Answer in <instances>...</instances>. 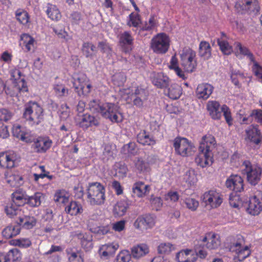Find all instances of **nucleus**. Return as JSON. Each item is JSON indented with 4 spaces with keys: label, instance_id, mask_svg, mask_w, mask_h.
Masks as SVG:
<instances>
[{
    "label": "nucleus",
    "instance_id": "obj_1",
    "mask_svg": "<svg viewBox=\"0 0 262 262\" xmlns=\"http://www.w3.org/2000/svg\"><path fill=\"white\" fill-rule=\"evenodd\" d=\"M215 143V138L211 135L203 137L199 147V155L195 159L196 163L205 167L213 163L212 150Z\"/></svg>",
    "mask_w": 262,
    "mask_h": 262
},
{
    "label": "nucleus",
    "instance_id": "obj_2",
    "mask_svg": "<svg viewBox=\"0 0 262 262\" xmlns=\"http://www.w3.org/2000/svg\"><path fill=\"white\" fill-rule=\"evenodd\" d=\"M43 110L36 102L30 101L25 105L23 117L33 125H38L43 120Z\"/></svg>",
    "mask_w": 262,
    "mask_h": 262
},
{
    "label": "nucleus",
    "instance_id": "obj_3",
    "mask_svg": "<svg viewBox=\"0 0 262 262\" xmlns=\"http://www.w3.org/2000/svg\"><path fill=\"white\" fill-rule=\"evenodd\" d=\"M207 110L209 115L214 120H219L222 117V113L226 122L229 125L232 124V118L228 106L224 104L221 107L216 101H209L207 103Z\"/></svg>",
    "mask_w": 262,
    "mask_h": 262
},
{
    "label": "nucleus",
    "instance_id": "obj_4",
    "mask_svg": "<svg viewBox=\"0 0 262 262\" xmlns=\"http://www.w3.org/2000/svg\"><path fill=\"white\" fill-rule=\"evenodd\" d=\"M72 80L73 88L79 96H86L91 92L92 86L85 73H74Z\"/></svg>",
    "mask_w": 262,
    "mask_h": 262
},
{
    "label": "nucleus",
    "instance_id": "obj_5",
    "mask_svg": "<svg viewBox=\"0 0 262 262\" xmlns=\"http://www.w3.org/2000/svg\"><path fill=\"white\" fill-rule=\"evenodd\" d=\"M88 201L92 205H100L104 203L105 188L98 182L89 184L87 189Z\"/></svg>",
    "mask_w": 262,
    "mask_h": 262
},
{
    "label": "nucleus",
    "instance_id": "obj_6",
    "mask_svg": "<svg viewBox=\"0 0 262 262\" xmlns=\"http://www.w3.org/2000/svg\"><path fill=\"white\" fill-rule=\"evenodd\" d=\"M242 166V173L247 176V181L252 185H256L261 179L262 168L258 164H252L248 160L244 161Z\"/></svg>",
    "mask_w": 262,
    "mask_h": 262
},
{
    "label": "nucleus",
    "instance_id": "obj_7",
    "mask_svg": "<svg viewBox=\"0 0 262 262\" xmlns=\"http://www.w3.org/2000/svg\"><path fill=\"white\" fill-rule=\"evenodd\" d=\"M180 57L181 65L185 72L192 73L195 71L197 61L194 51L190 48H185L182 50Z\"/></svg>",
    "mask_w": 262,
    "mask_h": 262
},
{
    "label": "nucleus",
    "instance_id": "obj_8",
    "mask_svg": "<svg viewBox=\"0 0 262 262\" xmlns=\"http://www.w3.org/2000/svg\"><path fill=\"white\" fill-rule=\"evenodd\" d=\"M173 146L176 153L182 157L191 155L195 149L193 144L185 138H176Z\"/></svg>",
    "mask_w": 262,
    "mask_h": 262
},
{
    "label": "nucleus",
    "instance_id": "obj_9",
    "mask_svg": "<svg viewBox=\"0 0 262 262\" xmlns=\"http://www.w3.org/2000/svg\"><path fill=\"white\" fill-rule=\"evenodd\" d=\"M170 39L165 33L158 34L151 40L150 47L155 53L164 54L166 53L170 46Z\"/></svg>",
    "mask_w": 262,
    "mask_h": 262
},
{
    "label": "nucleus",
    "instance_id": "obj_10",
    "mask_svg": "<svg viewBox=\"0 0 262 262\" xmlns=\"http://www.w3.org/2000/svg\"><path fill=\"white\" fill-rule=\"evenodd\" d=\"M101 115L106 119H109L113 123L121 122L123 120V116L120 112L119 107L114 103H106L102 106Z\"/></svg>",
    "mask_w": 262,
    "mask_h": 262
},
{
    "label": "nucleus",
    "instance_id": "obj_11",
    "mask_svg": "<svg viewBox=\"0 0 262 262\" xmlns=\"http://www.w3.org/2000/svg\"><path fill=\"white\" fill-rule=\"evenodd\" d=\"M235 8L242 13L257 15L260 10L258 0H241L235 4Z\"/></svg>",
    "mask_w": 262,
    "mask_h": 262
},
{
    "label": "nucleus",
    "instance_id": "obj_12",
    "mask_svg": "<svg viewBox=\"0 0 262 262\" xmlns=\"http://www.w3.org/2000/svg\"><path fill=\"white\" fill-rule=\"evenodd\" d=\"M148 96V91L141 86L133 88L130 95V100L133 101L134 105L137 107H141L143 103L147 99Z\"/></svg>",
    "mask_w": 262,
    "mask_h": 262
},
{
    "label": "nucleus",
    "instance_id": "obj_13",
    "mask_svg": "<svg viewBox=\"0 0 262 262\" xmlns=\"http://www.w3.org/2000/svg\"><path fill=\"white\" fill-rule=\"evenodd\" d=\"M225 186L230 190L236 193L241 192L244 190V180L238 174H231L226 180Z\"/></svg>",
    "mask_w": 262,
    "mask_h": 262
},
{
    "label": "nucleus",
    "instance_id": "obj_14",
    "mask_svg": "<svg viewBox=\"0 0 262 262\" xmlns=\"http://www.w3.org/2000/svg\"><path fill=\"white\" fill-rule=\"evenodd\" d=\"M155 225V217L150 214L138 217L134 223L135 228L139 230L151 229Z\"/></svg>",
    "mask_w": 262,
    "mask_h": 262
},
{
    "label": "nucleus",
    "instance_id": "obj_15",
    "mask_svg": "<svg viewBox=\"0 0 262 262\" xmlns=\"http://www.w3.org/2000/svg\"><path fill=\"white\" fill-rule=\"evenodd\" d=\"M202 200L206 206H209L212 208H217L222 203L221 195L214 190L206 192L203 194Z\"/></svg>",
    "mask_w": 262,
    "mask_h": 262
},
{
    "label": "nucleus",
    "instance_id": "obj_16",
    "mask_svg": "<svg viewBox=\"0 0 262 262\" xmlns=\"http://www.w3.org/2000/svg\"><path fill=\"white\" fill-rule=\"evenodd\" d=\"M18 160L16 153L11 152H0V167L10 169L14 167Z\"/></svg>",
    "mask_w": 262,
    "mask_h": 262
},
{
    "label": "nucleus",
    "instance_id": "obj_17",
    "mask_svg": "<svg viewBox=\"0 0 262 262\" xmlns=\"http://www.w3.org/2000/svg\"><path fill=\"white\" fill-rule=\"evenodd\" d=\"M77 124L83 129H86L92 126H98L99 121L94 116L85 114L81 116H78V118H77Z\"/></svg>",
    "mask_w": 262,
    "mask_h": 262
},
{
    "label": "nucleus",
    "instance_id": "obj_18",
    "mask_svg": "<svg viewBox=\"0 0 262 262\" xmlns=\"http://www.w3.org/2000/svg\"><path fill=\"white\" fill-rule=\"evenodd\" d=\"M52 143V141L48 138L38 137L32 144L31 148L35 152L45 153L51 147Z\"/></svg>",
    "mask_w": 262,
    "mask_h": 262
},
{
    "label": "nucleus",
    "instance_id": "obj_19",
    "mask_svg": "<svg viewBox=\"0 0 262 262\" xmlns=\"http://www.w3.org/2000/svg\"><path fill=\"white\" fill-rule=\"evenodd\" d=\"M246 138L256 145L262 141V134L257 125H251L246 130Z\"/></svg>",
    "mask_w": 262,
    "mask_h": 262
},
{
    "label": "nucleus",
    "instance_id": "obj_20",
    "mask_svg": "<svg viewBox=\"0 0 262 262\" xmlns=\"http://www.w3.org/2000/svg\"><path fill=\"white\" fill-rule=\"evenodd\" d=\"M246 210L248 213L252 215L259 214L262 210L261 202L258 197L257 193L250 199Z\"/></svg>",
    "mask_w": 262,
    "mask_h": 262
},
{
    "label": "nucleus",
    "instance_id": "obj_21",
    "mask_svg": "<svg viewBox=\"0 0 262 262\" xmlns=\"http://www.w3.org/2000/svg\"><path fill=\"white\" fill-rule=\"evenodd\" d=\"M213 91V87L208 83H201L198 85L195 94L199 99H207Z\"/></svg>",
    "mask_w": 262,
    "mask_h": 262
},
{
    "label": "nucleus",
    "instance_id": "obj_22",
    "mask_svg": "<svg viewBox=\"0 0 262 262\" xmlns=\"http://www.w3.org/2000/svg\"><path fill=\"white\" fill-rule=\"evenodd\" d=\"M130 205L127 199H123L118 201L113 207V214L115 216L121 217L125 214Z\"/></svg>",
    "mask_w": 262,
    "mask_h": 262
},
{
    "label": "nucleus",
    "instance_id": "obj_23",
    "mask_svg": "<svg viewBox=\"0 0 262 262\" xmlns=\"http://www.w3.org/2000/svg\"><path fill=\"white\" fill-rule=\"evenodd\" d=\"M201 240L209 250L217 249L220 245V241L214 233H207Z\"/></svg>",
    "mask_w": 262,
    "mask_h": 262
},
{
    "label": "nucleus",
    "instance_id": "obj_24",
    "mask_svg": "<svg viewBox=\"0 0 262 262\" xmlns=\"http://www.w3.org/2000/svg\"><path fill=\"white\" fill-rule=\"evenodd\" d=\"M17 224L24 229H31L36 226L37 219L32 215H24L19 217Z\"/></svg>",
    "mask_w": 262,
    "mask_h": 262
},
{
    "label": "nucleus",
    "instance_id": "obj_25",
    "mask_svg": "<svg viewBox=\"0 0 262 262\" xmlns=\"http://www.w3.org/2000/svg\"><path fill=\"white\" fill-rule=\"evenodd\" d=\"M134 39L128 32H124L121 34L120 43L125 53H128L132 50Z\"/></svg>",
    "mask_w": 262,
    "mask_h": 262
},
{
    "label": "nucleus",
    "instance_id": "obj_26",
    "mask_svg": "<svg viewBox=\"0 0 262 262\" xmlns=\"http://www.w3.org/2000/svg\"><path fill=\"white\" fill-rule=\"evenodd\" d=\"M227 241H229L227 243V247L229 251L239 254V251L243 247V239L242 237L239 236V235L236 237H230L227 239Z\"/></svg>",
    "mask_w": 262,
    "mask_h": 262
},
{
    "label": "nucleus",
    "instance_id": "obj_27",
    "mask_svg": "<svg viewBox=\"0 0 262 262\" xmlns=\"http://www.w3.org/2000/svg\"><path fill=\"white\" fill-rule=\"evenodd\" d=\"M169 78L163 73H158L154 74L152 77V83L158 88H166L168 86Z\"/></svg>",
    "mask_w": 262,
    "mask_h": 262
},
{
    "label": "nucleus",
    "instance_id": "obj_28",
    "mask_svg": "<svg viewBox=\"0 0 262 262\" xmlns=\"http://www.w3.org/2000/svg\"><path fill=\"white\" fill-rule=\"evenodd\" d=\"M20 229L21 227L18 224L16 225L10 224L3 230L2 232V236L6 239L11 238L19 234Z\"/></svg>",
    "mask_w": 262,
    "mask_h": 262
},
{
    "label": "nucleus",
    "instance_id": "obj_29",
    "mask_svg": "<svg viewBox=\"0 0 262 262\" xmlns=\"http://www.w3.org/2000/svg\"><path fill=\"white\" fill-rule=\"evenodd\" d=\"M28 195L22 189H19L12 194V200L17 206H22L27 203Z\"/></svg>",
    "mask_w": 262,
    "mask_h": 262
},
{
    "label": "nucleus",
    "instance_id": "obj_30",
    "mask_svg": "<svg viewBox=\"0 0 262 262\" xmlns=\"http://www.w3.org/2000/svg\"><path fill=\"white\" fill-rule=\"evenodd\" d=\"M81 52L86 58L93 59L97 52V48L92 42H84L82 45Z\"/></svg>",
    "mask_w": 262,
    "mask_h": 262
},
{
    "label": "nucleus",
    "instance_id": "obj_31",
    "mask_svg": "<svg viewBox=\"0 0 262 262\" xmlns=\"http://www.w3.org/2000/svg\"><path fill=\"white\" fill-rule=\"evenodd\" d=\"M132 189L135 195L142 198L149 192L150 188L148 185H145L143 182H137L134 184Z\"/></svg>",
    "mask_w": 262,
    "mask_h": 262
},
{
    "label": "nucleus",
    "instance_id": "obj_32",
    "mask_svg": "<svg viewBox=\"0 0 262 262\" xmlns=\"http://www.w3.org/2000/svg\"><path fill=\"white\" fill-rule=\"evenodd\" d=\"M149 252V247L144 244L134 246L131 249V254L133 257L135 258H139L146 255Z\"/></svg>",
    "mask_w": 262,
    "mask_h": 262
},
{
    "label": "nucleus",
    "instance_id": "obj_33",
    "mask_svg": "<svg viewBox=\"0 0 262 262\" xmlns=\"http://www.w3.org/2000/svg\"><path fill=\"white\" fill-rule=\"evenodd\" d=\"M137 139V141L143 145L152 146L156 143L154 138L152 136H149L145 130L140 132L138 134Z\"/></svg>",
    "mask_w": 262,
    "mask_h": 262
},
{
    "label": "nucleus",
    "instance_id": "obj_34",
    "mask_svg": "<svg viewBox=\"0 0 262 262\" xmlns=\"http://www.w3.org/2000/svg\"><path fill=\"white\" fill-rule=\"evenodd\" d=\"M43 194L39 192H35L32 196H27L26 204H28L31 207H39L43 199Z\"/></svg>",
    "mask_w": 262,
    "mask_h": 262
},
{
    "label": "nucleus",
    "instance_id": "obj_35",
    "mask_svg": "<svg viewBox=\"0 0 262 262\" xmlns=\"http://www.w3.org/2000/svg\"><path fill=\"white\" fill-rule=\"evenodd\" d=\"M199 55L205 60L211 56V49L210 44L206 41H202L199 45Z\"/></svg>",
    "mask_w": 262,
    "mask_h": 262
},
{
    "label": "nucleus",
    "instance_id": "obj_36",
    "mask_svg": "<svg viewBox=\"0 0 262 262\" xmlns=\"http://www.w3.org/2000/svg\"><path fill=\"white\" fill-rule=\"evenodd\" d=\"M47 7L46 13L50 19L58 21L61 18V13L56 6L48 3Z\"/></svg>",
    "mask_w": 262,
    "mask_h": 262
},
{
    "label": "nucleus",
    "instance_id": "obj_37",
    "mask_svg": "<svg viewBox=\"0 0 262 262\" xmlns=\"http://www.w3.org/2000/svg\"><path fill=\"white\" fill-rule=\"evenodd\" d=\"M66 212L71 215H76L81 213L83 211L81 204L75 201H72L70 204L65 208Z\"/></svg>",
    "mask_w": 262,
    "mask_h": 262
},
{
    "label": "nucleus",
    "instance_id": "obj_38",
    "mask_svg": "<svg viewBox=\"0 0 262 262\" xmlns=\"http://www.w3.org/2000/svg\"><path fill=\"white\" fill-rule=\"evenodd\" d=\"M182 93V89L178 84H172L167 89V95L172 99H177L180 98Z\"/></svg>",
    "mask_w": 262,
    "mask_h": 262
},
{
    "label": "nucleus",
    "instance_id": "obj_39",
    "mask_svg": "<svg viewBox=\"0 0 262 262\" xmlns=\"http://www.w3.org/2000/svg\"><path fill=\"white\" fill-rule=\"evenodd\" d=\"M69 196V193L65 190H58L54 194V201L59 204H66L68 202Z\"/></svg>",
    "mask_w": 262,
    "mask_h": 262
},
{
    "label": "nucleus",
    "instance_id": "obj_40",
    "mask_svg": "<svg viewBox=\"0 0 262 262\" xmlns=\"http://www.w3.org/2000/svg\"><path fill=\"white\" fill-rule=\"evenodd\" d=\"M174 249V245L169 242L161 243L157 247L158 253L161 256L162 255H168Z\"/></svg>",
    "mask_w": 262,
    "mask_h": 262
},
{
    "label": "nucleus",
    "instance_id": "obj_41",
    "mask_svg": "<svg viewBox=\"0 0 262 262\" xmlns=\"http://www.w3.org/2000/svg\"><path fill=\"white\" fill-rule=\"evenodd\" d=\"M234 45L235 48L239 51V54L247 56L251 62L254 61V56L248 48L243 46L239 42H235Z\"/></svg>",
    "mask_w": 262,
    "mask_h": 262
},
{
    "label": "nucleus",
    "instance_id": "obj_42",
    "mask_svg": "<svg viewBox=\"0 0 262 262\" xmlns=\"http://www.w3.org/2000/svg\"><path fill=\"white\" fill-rule=\"evenodd\" d=\"M8 262H15L20 261L21 259V253L17 248H13L8 252L5 253Z\"/></svg>",
    "mask_w": 262,
    "mask_h": 262
},
{
    "label": "nucleus",
    "instance_id": "obj_43",
    "mask_svg": "<svg viewBox=\"0 0 262 262\" xmlns=\"http://www.w3.org/2000/svg\"><path fill=\"white\" fill-rule=\"evenodd\" d=\"M66 253L69 262H83V259L78 251L74 250L72 248H68L66 250Z\"/></svg>",
    "mask_w": 262,
    "mask_h": 262
},
{
    "label": "nucleus",
    "instance_id": "obj_44",
    "mask_svg": "<svg viewBox=\"0 0 262 262\" xmlns=\"http://www.w3.org/2000/svg\"><path fill=\"white\" fill-rule=\"evenodd\" d=\"M15 17L17 20L22 25H26L30 19L28 13L21 9H18L15 11Z\"/></svg>",
    "mask_w": 262,
    "mask_h": 262
},
{
    "label": "nucleus",
    "instance_id": "obj_45",
    "mask_svg": "<svg viewBox=\"0 0 262 262\" xmlns=\"http://www.w3.org/2000/svg\"><path fill=\"white\" fill-rule=\"evenodd\" d=\"M11 245L22 248H27L32 245V242L29 238H19L10 241Z\"/></svg>",
    "mask_w": 262,
    "mask_h": 262
},
{
    "label": "nucleus",
    "instance_id": "obj_46",
    "mask_svg": "<svg viewBox=\"0 0 262 262\" xmlns=\"http://www.w3.org/2000/svg\"><path fill=\"white\" fill-rule=\"evenodd\" d=\"M206 249L207 248L205 244L203 243L201 239L194 247V250L196 255L202 259L205 258L208 254Z\"/></svg>",
    "mask_w": 262,
    "mask_h": 262
},
{
    "label": "nucleus",
    "instance_id": "obj_47",
    "mask_svg": "<svg viewBox=\"0 0 262 262\" xmlns=\"http://www.w3.org/2000/svg\"><path fill=\"white\" fill-rule=\"evenodd\" d=\"M217 42L222 53L225 55H230L232 52V48L226 40L218 38Z\"/></svg>",
    "mask_w": 262,
    "mask_h": 262
},
{
    "label": "nucleus",
    "instance_id": "obj_48",
    "mask_svg": "<svg viewBox=\"0 0 262 262\" xmlns=\"http://www.w3.org/2000/svg\"><path fill=\"white\" fill-rule=\"evenodd\" d=\"M104 103H101L99 100H93L89 103V108L93 113H100L102 111Z\"/></svg>",
    "mask_w": 262,
    "mask_h": 262
},
{
    "label": "nucleus",
    "instance_id": "obj_49",
    "mask_svg": "<svg viewBox=\"0 0 262 262\" xmlns=\"http://www.w3.org/2000/svg\"><path fill=\"white\" fill-rule=\"evenodd\" d=\"M157 21L155 15H151L148 21H145L141 27L140 32L142 31H151L156 26Z\"/></svg>",
    "mask_w": 262,
    "mask_h": 262
},
{
    "label": "nucleus",
    "instance_id": "obj_50",
    "mask_svg": "<svg viewBox=\"0 0 262 262\" xmlns=\"http://www.w3.org/2000/svg\"><path fill=\"white\" fill-rule=\"evenodd\" d=\"M21 39L27 51H30L34 47V38L29 34H24L21 36Z\"/></svg>",
    "mask_w": 262,
    "mask_h": 262
},
{
    "label": "nucleus",
    "instance_id": "obj_51",
    "mask_svg": "<svg viewBox=\"0 0 262 262\" xmlns=\"http://www.w3.org/2000/svg\"><path fill=\"white\" fill-rule=\"evenodd\" d=\"M121 152L124 155H135L137 152L136 143L131 142L124 145L121 148Z\"/></svg>",
    "mask_w": 262,
    "mask_h": 262
},
{
    "label": "nucleus",
    "instance_id": "obj_52",
    "mask_svg": "<svg viewBox=\"0 0 262 262\" xmlns=\"http://www.w3.org/2000/svg\"><path fill=\"white\" fill-rule=\"evenodd\" d=\"M5 212L9 217H13L20 212V210L18 209V206H14L13 204L8 205L6 206Z\"/></svg>",
    "mask_w": 262,
    "mask_h": 262
},
{
    "label": "nucleus",
    "instance_id": "obj_53",
    "mask_svg": "<svg viewBox=\"0 0 262 262\" xmlns=\"http://www.w3.org/2000/svg\"><path fill=\"white\" fill-rule=\"evenodd\" d=\"M183 180L190 185L194 184L196 181L194 171L192 170L187 171L183 176Z\"/></svg>",
    "mask_w": 262,
    "mask_h": 262
},
{
    "label": "nucleus",
    "instance_id": "obj_54",
    "mask_svg": "<svg viewBox=\"0 0 262 262\" xmlns=\"http://www.w3.org/2000/svg\"><path fill=\"white\" fill-rule=\"evenodd\" d=\"M141 23V18L139 14L133 12L129 15V21L127 23L129 26L138 27Z\"/></svg>",
    "mask_w": 262,
    "mask_h": 262
},
{
    "label": "nucleus",
    "instance_id": "obj_55",
    "mask_svg": "<svg viewBox=\"0 0 262 262\" xmlns=\"http://www.w3.org/2000/svg\"><path fill=\"white\" fill-rule=\"evenodd\" d=\"M114 84L118 86H122L126 81V76L123 73L115 74L113 77Z\"/></svg>",
    "mask_w": 262,
    "mask_h": 262
},
{
    "label": "nucleus",
    "instance_id": "obj_56",
    "mask_svg": "<svg viewBox=\"0 0 262 262\" xmlns=\"http://www.w3.org/2000/svg\"><path fill=\"white\" fill-rule=\"evenodd\" d=\"M13 116L12 112L6 108L0 109V124L2 121L7 122L10 120Z\"/></svg>",
    "mask_w": 262,
    "mask_h": 262
},
{
    "label": "nucleus",
    "instance_id": "obj_57",
    "mask_svg": "<svg viewBox=\"0 0 262 262\" xmlns=\"http://www.w3.org/2000/svg\"><path fill=\"white\" fill-rule=\"evenodd\" d=\"M53 89L56 95L59 97L64 96L69 93V89L62 84H55Z\"/></svg>",
    "mask_w": 262,
    "mask_h": 262
},
{
    "label": "nucleus",
    "instance_id": "obj_58",
    "mask_svg": "<svg viewBox=\"0 0 262 262\" xmlns=\"http://www.w3.org/2000/svg\"><path fill=\"white\" fill-rule=\"evenodd\" d=\"M238 77H239L242 78H244L245 77L244 74L243 73L239 71H235L232 70L231 71L230 78L233 83L237 86L239 87V83L238 80Z\"/></svg>",
    "mask_w": 262,
    "mask_h": 262
},
{
    "label": "nucleus",
    "instance_id": "obj_59",
    "mask_svg": "<svg viewBox=\"0 0 262 262\" xmlns=\"http://www.w3.org/2000/svg\"><path fill=\"white\" fill-rule=\"evenodd\" d=\"M230 206L233 208H238L242 205V200L239 195L231 194L229 199Z\"/></svg>",
    "mask_w": 262,
    "mask_h": 262
},
{
    "label": "nucleus",
    "instance_id": "obj_60",
    "mask_svg": "<svg viewBox=\"0 0 262 262\" xmlns=\"http://www.w3.org/2000/svg\"><path fill=\"white\" fill-rule=\"evenodd\" d=\"M253 64L252 67V70L254 75L262 82V67L255 60L252 61Z\"/></svg>",
    "mask_w": 262,
    "mask_h": 262
},
{
    "label": "nucleus",
    "instance_id": "obj_61",
    "mask_svg": "<svg viewBox=\"0 0 262 262\" xmlns=\"http://www.w3.org/2000/svg\"><path fill=\"white\" fill-rule=\"evenodd\" d=\"M186 207L191 211H195L199 206V202L193 198H188L185 200Z\"/></svg>",
    "mask_w": 262,
    "mask_h": 262
},
{
    "label": "nucleus",
    "instance_id": "obj_62",
    "mask_svg": "<svg viewBox=\"0 0 262 262\" xmlns=\"http://www.w3.org/2000/svg\"><path fill=\"white\" fill-rule=\"evenodd\" d=\"M26 131L24 128H23L20 125H17L14 126L12 129V134L16 138L19 139V140H21L22 137L25 134Z\"/></svg>",
    "mask_w": 262,
    "mask_h": 262
},
{
    "label": "nucleus",
    "instance_id": "obj_63",
    "mask_svg": "<svg viewBox=\"0 0 262 262\" xmlns=\"http://www.w3.org/2000/svg\"><path fill=\"white\" fill-rule=\"evenodd\" d=\"M11 79L12 80L14 83H16L17 81H19L24 76L23 75L21 71L17 69H14L10 71Z\"/></svg>",
    "mask_w": 262,
    "mask_h": 262
},
{
    "label": "nucleus",
    "instance_id": "obj_64",
    "mask_svg": "<svg viewBox=\"0 0 262 262\" xmlns=\"http://www.w3.org/2000/svg\"><path fill=\"white\" fill-rule=\"evenodd\" d=\"M130 254L127 251L121 252L117 256V262H129L130 260Z\"/></svg>",
    "mask_w": 262,
    "mask_h": 262
}]
</instances>
